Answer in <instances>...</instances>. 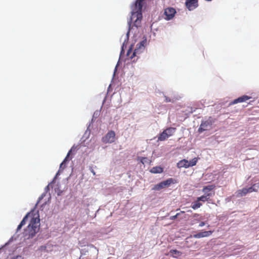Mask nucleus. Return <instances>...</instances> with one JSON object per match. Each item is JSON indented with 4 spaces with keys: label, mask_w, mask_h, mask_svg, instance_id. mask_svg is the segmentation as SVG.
Listing matches in <instances>:
<instances>
[{
    "label": "nucleus",
    "mask_w": 259,
    "mask_h": 259,
    "mask_svg": "<svg viewBox=\"0 0 259 259\" xmlns=\"http://www.w3.org/2000/svg\"><path fill=\"white\" fill-rule=\"evenodd\" d=\"M185 5L189 11H193L198 7V1L186 0Z\"/></svg>",
    "instance_id": "8"
},
{
    "label": "nucleus",
    "mask_w": 259,
    "mask_h": 259,
    "mask_svg": "<svg viewBox=\"0 0 259 259\" xmlns=\"http://www.w3.org/2000/svg\"><path fill=\"white\" fill-rule=\"evenodd\" d=\"M252 192L251 190H250V187L248 188H243L242 189L238 190L237 192V197H242L245 195L247 193Z\"/></svg>",
    "instance_id": "12"
},
{
    "label": "nucleus",
    "mask_w": 259,
    "mask_h": 259,
    "mask_svg": "<svg viewBox=\"0 0 259 259\" xmlns=\"http://www.w3.org/2000/svg\"><path fill=\"white\" fill-rule=\"evenodd\" d=\"M98 114H99L98 112L96 111V112H94L93 117H97V116H98Z\"/></svg>",
    "instance_id": "36"
},
{
    "label": "nucleus",
    "mask_w": 259,
    "mask_h": 259,
    "mask_svg": "<svg viewBox=\"0 0 259 259\" xmlns=\"http://www.w3.org/2000/svg\"><path fill=\"white\" fill-rule=\"evenodd\" d=\"M139 58V57H137V59H136V60H133V62H135V61H136L138 60V59Z\"/></svg>",
    "instance_id": "41"
},
{
    "label": "nucleus",
    "mask_w": 259,
    "mask_h": 259,
    "mask_svg": "<svg viewBox=\"0 0 259 259\" xmlns=\"http://www.w3.org/2000/svg\"><path fill=\"white\" fill-rule=\"evenodd\" d=\"M46 204V202H45L43 205H45Z\"/></svg>",
    "instance_id": "42"
},
{
    "label": "nucleus",
    "mask_w": 259,
    "mask_h": 259,
    "mask_svg": "<svg viewBox=\"0 0 259 259\" xmlns=\"http://www.w3.org/2000/svg\"><path fill=\"white\" fill-rule=\"evenodd\" d=\"M212 233V231H205L195 234L193 237L195 238H201L203 237H208Z\"/></svg>",
    "instance_id": "10"
},
{
    "label": "nucleus",
    "mask_w": 259,
    "mask_h": 259,
    "mask_svg": "<svg viewBox=\"0 0 259 259\" xmlns=\"http://www.w3.org/2000/svg\"><path fill=\"white\" fill-rule=\"evenodd\" d=\"M176 10L172 7H168L164 10V19L166 21H169L173 19L176 14Z\"/></svg>",
    "instance_id": "6"
},
{
    "label": "nucleus",
    "mask_w": 259,
    "mask_h": 259,
    "mask_svg": "<svg viewBox=\"0 0 259 259\" xmlns=\"http://www.w3.org/2000/svg\"><path fill=\"white\" fill-rule=\"evenodd\" d=\"M46 194L47 193H46L45 192H44L41 195V196L38 198V199L35 204V207L37 206V205H38V204L39 203L40 201L46 195Z\"/></svg>",
    "instance_id": "29"
},
{
    "label": "nucleus",
    "mask_w": 259,
    "mask_h": 259,
    "mask_svg": "<svg viewBox=\"0 0 259 259\" xmlns=\"http://www.w3.org/2000/svg\"><path fill=\"white\" fill-rule=\"evenodd\" d=\"M69 156H68V155H66L63 161L60 164V168H62L63 169L65 168L66 162L68 161V158Z\"/></svg>",
    "instance_id": "25"
},
{
    "label": "nucleus",
    "mask_w": 259,
    "mask_h": 259,
    "mask_svg": "<svg viewBox=\"0 0 259 259\" xmlns=\"http://www.w3.org/2000/svg\"><path fill=\"white\" fill-rule=\"evenodd\" d=\"M206 224L205 222H201L199 224V227H202L203 226H204Z\"/></svg>",
    "instance_id": "34"
},
{
    "label": "nucleus",
    "mask_w": 259,
    "mask_h": 259,
    "mask_svg": "<svg viewBox=\"0 0 259 259\" xmlns=\"http://www.w3.org/2000/svg\"><path fill=\"white\" fill-rule=\"evenodd\" d=\"M176 128L175 127H170L168 128H167L164 131L165 133H166L167 136L168 137L172 136L176 132Z\"/></svg>",
    "instance_id": "18"
},
{
    "label": "nucleus",
    "mask_w": 259,
    "mask_h": 259,
    "mask_svg": "<svg viewBox=\"0 0 259 259\" xmlns=\"http://www.w3.org/2000/svg\"><path fill=\"white\" fill-rule=\"evenodd\" d=\"M124 48H125V46H124V44H122V46H121V51H120V53L119 58V60H118V61L117 62V64H116V65L115 66V68L114 69V73H115V72L116 71L117 66L119 65V62H120V60H121V57L124 54Z\"/></svg>",
    "instance_id": "16"
},
{
    "label": "nucleus",
    "mask_w": 259,
    "mask_h": 259,
    "mask_svg": "<svg viewBox=\"0 0 259 259\" xmlns=\"http://www.w3.org/2000/svg\"><path fill=\"white\" fill-rule=\"evenodd\" d=\"M23 257L21 255H17L16 257H13L12 259H22Z\"/></svg>",
    "instance_id": "35"
},
{
    "label": "nucleus",
    "mask_w": 259,
    "mask_h": 259,
    "mask_svg": "<svg viewBox=\"0 0 259 259\" xmlns=\"http://www.w3.org/2000/svg\"><path fill=\"white\" fill-rule=\"evenodd\" d=\"M169 254L174 257H177L181 255L182 253L177 249H171L169 251Z\"/></svg>",
    "instance_id": "22"
},
{
    "label": "nucleus",
    "mask_w": 259,
    "mask_h": 259,
    "mask_svg": "<svg viewBox=\"0 0 259 259\" xmlns=\"http://www.w3.org/2000/svg\"><path fill=\"white\" fill-rule=\"evenodd\" d=\"M63 169L62 168H60V167L59 168V170L58 171V172H57L55 177H54V179L53 180L52 183H54L55 181V179H56V178L59 176L60 175V172L61 170H62Z\"/></svg>",
    "instance_id": "31"
},
{
    "label": "nucleus",
    "mask_w": 259,
    "mask_h": 259,
    "mask_svg": "<svg viewBox=\"0 0 259 259\" xmlns=\"http://www.w3.org/2000/svg\"><path fill=\"white\" fill-rule=\"evenodd\" d=\"M214 188V186L213 185H208L204 186L202 189V192L205 194H209L210 195V197H211L213 193H211V191Z\"/></svg>",
    "instance_id": "11"
},
{
    "label": "nucleus",
    "mask_w": 259,
    "mask_h": 259,
    "mask_svg": "<svg viewBox=\"0 0 259 259\" xmlns=\"http://www.w3.org/2000/svg\"><path fill=\"white\" fill-rule=\"evenodd\" d=\"M197 162V159L196 158H194L192 159L191 160L188 161L189 167L195 165L196 164Z\"/></svg>",
    "instance_id": "28"
},
{
    "label": "nucleus",
    "mask_w": 259,
    "mask_h": 259,
    "mask_svg": "<svg viewBox=\"0 0 259 259\" xmlns=\"http://www.w3.org/2000/svg\"><path fill=\"white\" fill-rule=\"evenodd\" d=\"M133 48H134V44H132L130 46V47H129V48L127 51V53H126L127 56H129L130 54L132 52Z\"/></svg>",
    "instance_id": "30"
},
{
    "label": "nucleus",
    "mask_w": 259,
    "mask_h": 259,
    "mask_svg": "<svg viewBox=\"0 0 259 259\" xmlns=\"http://www.w3.org/2000/svg\"><path fill=\"white\" fill-rule=\"evenodd\" d=\"M52 183H50L48 186H47L45 189V192L46 193H48L49 190H50V185L52 184Z\"/></svg>",
    "instance_id": "33"
},
{
    "label": "nucleus",
    "mask_w": 259,
    "mask_h": 259,
    "mask_svg": "<svg viewBox=\"0 0 259 259\" xmlns=\"http://www.w3.org/2000/svg\"><path fill=\"white\" fill-rule=\"evenodd\" d=\"M91 172L93 173V175H95V172L93 169H91Z\"/></svg>",
    "instance_id": "40"
},
{
    "label": "nucleus",
    "mask_w": 259,
    "mask_h": 259,
    "mask_svg": "<svg viewBox=\"0 0 259 259\" xmlns=\"http://www.w3.org/2000/svg\"><path fill=\"white\" fill-rule=\"evenodd\" d=\"M250 190H251L252 192H257L259 190V183L254 184L251 187H250Z\"/></svg>",
    "instance_id": "26"
},
{
    "label": "nucleus",
    "mask_w": 259,
    "mask_h": 259,
    "mask_svg": "<svg viewBox=\"0 0 259 259\" xmlns=\"http://www.w3.org/2000/svg\"><path fill=\"white\" fill-rule=\"evenodd\" d=\"M72 152V149H70L69 151H68L67 154V155H68V156H70V155L71 154Z\"/></svg>",
    "instance_id": "37"
},
{
    "label": "nucleus",
    "mask_w": 259,
    "mask_h": 259,
    "mask_svg": "<svg viewBox=\"0 0 259 259\" xmlns=\"http://www.w3.org/2000/svg\"><path fill=\"white\" fill-rule=\"evenodd\" d=\"M39 219L37 218H32L29 224L24 230L25 239H29L33 238L39 230Z\"/></svg>",
    "instance_id": "2"
},
{
    "label": "nucleus",
    "mask_w": 259,
    "mask_h": 259,
    "mask_svg": "<svg viewBox=\"0 0 259 259\" xmlns=\"http://www.w3.org/2000/svg\"><path fill=\"white\" fill-rule=\"evenodd\" d=\"M201 205L202 203L200 202V201H198V199L197 198L196 201L192 203L191 207L193 209H197L198 208H199Z\"/></svg>",
    "instance_id": "23"
},
{
    "label": "nucleus",
    "mask_w": 259,
    "mask_h": 259,
    "mask_svg": "<svg viewBox=\"0 0 259 259\" xmlns=\"http://www.w3.org/2000/svg\"><path fill=\"white\" fill-rule=\"evenodd\" d=\"M188 160L186 159H183L179 161L177 163V166L179 168H188L189 167V164H188Z\"/></svg>",
    "instance_id": "13"
},
{
    "label": "nucleus",
    "mask_w": 259,
    "mask_h": 259,
    "mask_svg": "<svg viewBox=\"0 0 259 259\" xmlns=\"http://www.w3.org/2000/svg\"><path fill=\"white\" fill-rule=\"evenodd\" d=\"M180 213H177L176 214H175L174 215L170 216V219L171 220L176 219L178 217V216L180 215Z\"/></svg>",
    "instance_id": "32"
},
{
    "label": "nucleus",
    "mask_w": 259,
    "mask_h": 259,
    "mask_svg": "<svg viewBox=\"0 0 259 259\" xmlns=\"http://www.w3.org/2000/svg\"><path fill=\"white\" fill-rule=\"evenodd\" d=\"M252 97L249 96L247 95H243L241 97L237 98V99L234 100L233 101L231 102L229 104V106H231L234 104H237L238 103H242L246 102L247 100L252 99Z\"/></svg>",
    "instance_id": "9"
},
{
    "label": "nucleus",
    "mask_w": 259,
    "mask_h": 259,
    "mask_svg": "<svg viewBox=\"0 0 259 259\" xmlns=\"http://www.w3.org/2000/svg\"><path fill=\"white\" fill-rule=\"evenodd\" d=\"M213 122V119L211 117H209L206 120H202L198 130V133L200 134L203 131L210 130L211 128L212 124Z\"/></svg>",
    "instance_id": "5"
},
{
    "label": "nucleus",
    "mask_w": 259,
    "mask_h": 259,
    "mask_svg": "<svg viewBox=\"0 0 259 259\" xmlns=\"http://www.w3.org/2000/svg\"><path fill=\"white\" fill-rule=\"evenodd\" d=\"M176 181L172 178H169L165 181H162L158 184L155 185L152 188V190L159 191L162 189L169 187L171 184H175Z\"/></svg>",
    "instance_id": "4"
},
{
    "label": "nucleus",
    "mask_w": 259,
    "mask_h": 259,
    "mask_svg": "<svg viewBox=\"0 0 259 259\" xmlns=\"http://www.w3.org/2000/svg\"><path fill=\"white\" fill-rule=\"evenodd\" d=\"M145 0H136L132 6L131 15L127 21L128 27L131 29H137L140 26L142 19V10L143 2Z\"/></svg>",
    "instance_id": "1"
},
{
    "label": "nucleus",
    "mask_w": 259,
    "mask_h": 259,
    "mask_svg": "<svg viewBox=\"0 0 259 259\" xmlns=\"http://www.w3.org/2000/svg\"><path fill=\"white\" fill-rule=\"evenodd\" d=\"M135 29H131L130 30V28L128 27V31L126 32V35L124 36V40H123V42L122 43V44L124 45L125 48H126L127 44V42L128 41V40H129V35H130V32H133V31Z\"/></svg>",
    "instance_id": "14"
},
{
    "label": "nucleus",
    "mask_w": 259,
    "mask_h": 259,
    "mask_svg": "<svg viewBox=\"0 0 259 259\" xmlns=\"http://www.w3.org/2000/svg\"><path fill=\"white\" fill-rule=\"evenodd\" d=\"M150 172L153 174H160L163 172V168L160 166H155L151 169Z\"/></svg>",
    "instance_id": "17"
},
{
    "label": "nucleus",
    "mask_w": 259,
    "mask_h": 259,
    "mask_svg": "<svg viewBox=\"0 0 259 259\" xmlns=\"http://www.w3.org/2000/svg\"><path fill=\"white\" fill-rule=\"evenodd\" d=\"M115 133L113 131H109L105 136L102 138V141L105 144L112 143L114 142Z\"/></svg>",
    "instance_id": "7"
},
{
    "label": "nucleus",
    "mask_w": 259,
    "mask_h": 259,
    "mask_svg": "<svg viewBox=\"0 0 259 259\" xmlns=\"http://www.w3.org/2000/svg\"><path fill=\"white\" fill-rule=\"evenodd\" d=\"M198 217H199V214L195 213V214H194V218H198Z\"/></svg>",
    "instance_id": "39"
},
{
    "label": "nucleus",
    "mask_w": 259,
    "mask_h": 259,
    "mask_svg": "<svg viewBox=\"0 0 259 259\" xmlns=\"http://www.w3.org/2000/svg\"><path fill=\"white\" fill-rule=\"evenodd\" d=\"M165 98V102L166 103L171 102V103H174L175 101L177 100L176 98L175 97L173 98H170L166 96H164Z\"/></svg>",
    "instance_id": "27"
},
{
    "label": "nucleus",
    "mask_w": 259,
    "mask_h": 259,
    "mask_svg": "<svg viewBox=\"0 0 259 259\" xmlns=\"http://www.w3.org/2000/svg\"><path fill=\"white\" fill-rule=\"evenodd\" d=\"M76 147L75 145H73L70 149H72V151H74L76 149Z\"/></svg>",
    "instance_id": "38"
},
{
    "label": "nucleus",
    "mask_w": 259,
    "mask_h": 259,
    "mask_svg": "<svg viewBox=\"0 0 259 259\" xmlns=\"http://www.w3.org/2000/svg\"><path fill=\"white\" fill-rule=\"evenodd\" d=\"M69 156H68V155H66L63 161L60 164V168H62L63 169L65 168L66 162L68 161V158Z\"/></svg>",
    "instance_id": "24"
},
{
    "label": "nucleus",
    "mask_w": 259,
    "mask_h": 259,
    "mask_svg": "<svg viewBox=\"0 0 259 259\" xmlns=\"http://www.w3.org/2000/svg\"><path fill=\"white\" fill-rule=\"evenodd\" d=\"M168 138V136H167L166 133H165V131L164 130L161 134H160L159 137H158V140L159 141H164L166 139Z\"/></svg>",
    "instance_id": "19"
},
{
    "label": "nucleus",
    "mask_w": 259,
    "mask_h": 259,
    "mask_svg": "<svg viewBox=\"0 0 259 259\" xmlns=\"http://www.w3.org/2000/svg\"><path fill=\"white\" fill-rule=\"evenodd\" d=\"M210 195H209V194L206 195V194H204L203 195H202L200 197H198L197 198L198 199V201L205 202V201H207L210 198Z\"/></svg>",
    "instance_id": "21"
},
{
    "label": "nucleus",
    "mask_w": 259,
    "mask_h": 259,
    "mask_svg": "<svg viewBox=\"0 0 259 259\" xmlns=\"http://www.w3.org/2000/svg\"><path fill=\"white\" fill-rule=\"evenodd\" d=\"M137 160L141 162L143 164H148L150 163V160L147 157H138Z\"/></svg>",
    "instance_id": "20"
},
{
    "label": "nucleus",
    "mask_w": 259,
    "mask_h": 259,
    "mask_svg": "<svg viewBox=\"0 0 259 259\" xmlns=\"http://www.w3.org/2000/svg\"><path fill=\"white\" fill-rule=\"evenodd\" d=\"M29 214V212L27 213L23 218V220L17 227L16 232H18L21 229L22 227L25 224L26 221H27Z\"/></svg>",
    "instance_id": "15"
},
{
    "label": "nucleus",
    "mask_w": 259,
    "mask_h": 259,
    "mask_svg": "<svg viewBox=\"0 0 259 259\" xmlns=\"http://www.w3.org/2000/svg\"><path fill=\"white\" fill-rule=\"evenodd\" d=\"M148 45L147 37L144 36L142 40L137 44L136 47L134 50L132 55L130 56V59H132L134 57L137 56V55L141 54L145 50L146 47Z\"/></svg>",
    "instance_id": "3"
}]
</instances>
